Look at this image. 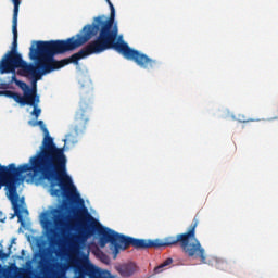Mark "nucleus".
Wrapping results in <instances>:
<instances>
[{
  "mask_svg": "<svg viewBox=\"0 0 278 278\" xmlns=\"http://www.w3.org/2000/svg\"><path fill=\"white\" fill-rule=\"evenodd\" d=\"M31 127L40 126L45 137L39 151L29 159V163L18 165L11 163L8 166L0 164V190L5 187L7 197L13 206L18 223L23 224V214H29L27 208H22L17 188L23 181V173H33L30 179H36L40 175L41 179L50 181V194L52 197H66V199H79L77 188L73 184L64 181L66 177V164L68 159L64 153V148H58L53 137L49 136V129L43 121L29 122Z\"/></svg>",
  "mask_w": 278,
  "mask_h": 278,
  "instance_id": "f257e3e1",
  "label": "nucleus"
},
{
  "mask_svg": "<svg viewBox=\"0 0 278 278\" xmlns=\"http://www.w3.org/2000/svg\"><path fill=\"white\" fill-rule=\"evenodd\" d=\"M22 255H25V250H22Z\"/></svg>",
  "mask_w": 278,
  "mask_h": 278,
  "instance_id": "f3484780",
  "label": "nucleus"
},
{
  "mask_svg": "<svg viewBox=\"0 0 278 278\" xmlns=\"http://www.w3.org/2000/svg\"><path fill=\"white\" fill-rule=\"evenodd\" d=\"M119 271L122 273V275L129 277V275H132L134 271L131 270V266L129 265H122L119 267Z\"/></svg>",
  "mask_w": 278,
  "mask_h": 278,
  "instance_id": "f8f14e48",
  "label": "nucleus"
},
{
  "mask_svg": "<svg viewBox=\"0 0 278 278\" xmlns=\"http://www.w3.org/2000/svg\"><path fill=\"white\" fill-rule=\"evenodd\" d=\"M16 86L23 90L24 93L28 92V90H31L33 88L27 85V83L23 80H15Z\"/></svg>",
  "mask_w": 278,
  "mask_h": 278,
  "instance_id": "9b49d317",
  "label": "nucleus"
},
{
  "mask_svg": "<svg viewBox=\"0 0 278 278\" xmlns=\"http://www.w3.org/2000/svg\"><path fill=\"white\" fill-rule=\"evenodd\" d=\"M97 278H110V277H108V276H99Z\"/></svg>",
  "mask_w": 278,
  "mask_h": 278,
  "instance_id": "dca6fc26",
  "label": "nucleus"
},
{
  "mask_svg": "<svg viewBox=\"0 0 278 278\" xmlns=\"http://www.w3.org/2000/svg\"><path fill=\"white\" fill-rule=\"evenodd\" d=\"M213 262H214L213 266H215L217 270H227V266H228L227 262L218 258H213Z\"/></svg>",
  "mask_w": 278,
  "mask_h": 278,
  "instance_id": "9d476101",
  "label": "nucleus"
},
{
  "mask_svg": "<svg viewBox=\"0 0 278 278\" xmlns=\"http://www.w3.org/2000/svg\"><path fill=\"white\" fill-rule=\"evenodd\" d=\"M71 136H67V140H70Z\"/></svg>",
  "mask_w": 278,
  "mask_h": 278,
  "instance_id": "a211bd4d",
  "label": "nucleus"
},
{
  "mask_svg": "<svg viewBox=\"0 0 278 278\" xmlns=\"http://www.w3.org/2000/svg\"><path fill=\"white\" fill-rule=\"evenodd\" d=\"M90 112H92L90 99L83 98L79 101V108L76 111L74 118V131L77 136L86 131V127L88 123H90Z\"/></svg>",
  "mask_w": 278,
  "mask_h": 278,
  "instance_id": "423d86ee",
  "label": "nucleus"
},
{
  "mask_svg": "<svg viewBox=\"0 0 278 278\" xmlns=\"http://www.w3.org/2000/svg\"><path fill=\"white\" fill-rule=\"evenodd\" d=\"M41 225L46 229V233H48L49 236H53V233H55L53 225L56 229H62L63 227H66V214L62 210V206L52 208L43 213Z\"/></svg>",
  "mask_w": 278,
  "mask_h": 278,
  "instance_id": "39448f33",
  "label": "nucleus"
},
{
  "mask_svg": "<svg viewBox=\"0 0 278 278\" xmlns=\"http://www.w3.org/2000/svg\"><path fill=\"white\" fill-rule=\"evenodd\" d=\"M38 103H40V96L38 94L36 87L26 91L24 96L20 94L18 104L21 105H30L31 108L33 105H36Z\"/></svg>",
  "mask_w": 278,
  "mask_h": 278,
  "instance_id": "0eeeda50",
  "label": "nucleus"
},
{
  "mask_svg": "<svg viewBox=\"0 0 278 278\" xmlns=\"http://www.w3.org/2000/svg\"><path fill=\"white\" fill-rule=\"evenodd\" d=\"M105 1L111 10L109 18L105 20V15H99L93 18L92 24L85 25L80 33L65 40L39 42V51L48 53V55H50V60H52L53 55H62V53L75 51V49L84 47L86 42L96 38L78 52L72 54L64 61L59 63L54 62V64L58 65L59 68L60 66H68V64H75L77 66L79 64V60H84V58H88V55H97L99 53H103V51L113 49L119 53V55H123L125 60L135 62V64L140 66V68H144L146 71H155L159 66L157 61L136 49H132L124 40H118V25L114 24L116 18V9L112 1Z\"/></svg>",
  "mask_w": 278,
  "mask_h": 278,
  "instance_id": "f03ea898",
  "label": "nucleus"
},
{
  "mask_svg": "<svg viewBox=\"0 0 278 278\" xmlns=\"http://www.w3.org/2000/svg\"><path fill=\"white\" fill-rule=\"evenodd\" d=\"M8 257H10V252L5 253L3 249H0V260H8Z\"/></svg>",
  "mask_w": 278,
  "mask_h": 278,
  "instance_id": "4468645a",
  "label": "nucleus"
},
{
  "mask_svg": "<svg viewBox=\"0 0 278 278\" xmlns=\"http://www.w3.org/2000/svg\"><path fill=\"white\" fill-rule=\"evenodd\" d=\"M31 108H34L31 116H35V118L38 119L40 114H42V109L38 108V104H35Z\"/></svg>",
  "mask_w": 278,
  "mask_h": 278,
  "instance_id": "ddd939ff",
  "label": "nucleus"
},
{
  "mask_svg": "<svg viewBox=\"0 0 278 278\" xmlns=\"http://www.w3.org/2000/svg\"><path fill=\"white\" fill-rule=\"evenodd\" d=\"M14 5L13 18H12V31H13V42L12 48L8 51L2 60L0 61V73L5 75L8 73H16L21 77H31L33 84H36L41 79L42 75H48V73H53V71H60L64 66H58L56 63L64 62L65 59L56 61L54 58L56 54L49 55L48 52H42L38 48L40 42H56L58 40L50 41H37L36 47L34 45L29 48L30 60H37V65L27 63L23 60L21 53H18V8H21V0H12Z\"/></svg>",
  "mask_w": 278,
  "mask_h": 278,
  "instance_id": "20e7f679",
  "label": "nucleus"
},
{
  "mask_svg": "<svg viewBox=\"0 0 278 278\" xmlns=\"http://www.w3.org/2000/svg\"><path fill=\"white\" fill-rule=\"evenodd\" d=\"M170 264H173V258L165 260L161 265L154 268V274L160 275V273H163L164 268H166V266H170Z\"/></svg>",
  "mask_w": 278,
  "mask_h": 278,
  "instance_id": "1a4fd4ad",
  "label": "nucleus"
},
{
  "mask_svg": "<svg viewBox=\"0 0 278 278\" xmlns=\"http://www.w3.org/2000/svg\"><path fill=\"white\" fill-rule=\"evenodd\" d=\"M12 81H14V84H16V81H18V80L16 79V75H13V76H12Z\"/></svg>",
  "mask_w": 278,
  "mask_h": 278,
  "instance_id": "2eb2a0df",
  "label": "nucleus"
},
{
  "mask_svg": "<svg viewBox=\"0 0 278 278\" xmlns=\"http://www.w3.org/2000/svg\"><path fill=\"white\" fill-rule=\"evenodd\" d=\"M3 96L8 97L9 99H13L15 103H20L21 93H16L10 90L0 91V97H3Z\"/></svg>",
  "mask_w": 278,
  "mask_h": 278,
  "instance_id": "6e6552de",
  "label": "nucleus"
},
{
  "mask_svg": "<svg viewBox=\"0 0 278 278\" xmlns=\"http://www.w3.org/2000/svg\"><path fill=\"white\" fill-rule=\"evenodd\" d=\"M199 226V219L195 217L192 224L189 226L187 232L178 233L176 236H169L160 239H136L121 235L108 227L101 225L94 216L88 213V208L84 207L76 214V230L78 233V240H88L92 236H99L100 247L105 244H113L115 249V257L118 255V250L126 251L128 247L134 249H160L162 247H180L182 253L187 257L193 260H200L202 264H207V256L205 255V248L201 245V241L197 239V227Z\"/></svg>",
  "mask_w": 278,
  "mask_h": 278,
  "instance_id": "7ed1b4c3",
  "label": "nucleus"
}]
</instances>
